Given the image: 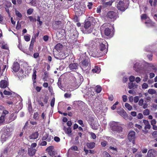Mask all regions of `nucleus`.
<instances>
[{
    "instance_id": "a211bd4d",
    "label": "nucleus",
    "mask_w": 157,
    "mask_h": 157,
    "mask_svg": "<svg viewBox=\"0 0 157 157\" xmlns=\"http://www.w3.org/2000/svg\"><path fill=\"white\" fill-rule=\"evenodd\" d=\"M17 117V115L16 113H12L10 116L9 121H10V122H11L14 120Z\"/></svg>"
},
{
    "instance_id": "4be33fe9",
    "label": "nucleus",
    "mask_w": 157,
    "mask_h": 157,
    "mask_svg": "<svg viewBox=\"0 0 157 157\" xmlns=\"http://www.w3.org/2000/svg\"><path fill=\"white\" fill-rule=\"evenodd\" d=\"M86 144L87 147L90 149L93 148L95 146V143L94 142L88 143Z\"/></svg>"
},
{
    "instance_id": "1a4fd4ad",
    "label": "nucleus",
    "mask_w": 157,
    "mask_h": 157,
    "mask_svg": "<svg viewBox=\"0 0 157 157\" xmlns=\"http://www.w3.org/2000/svg\"><path fill=\"white\" fill-rule=\"evenodd\" d=\"M136 133L133 131H130L128 134V139L130 141L135 140V139Z\"/></svg>"
},
{
    "instance_id": "f03ea898",
    "label": "nucleus",
    "mask_w": 157,
    "mask_h": 157,
    "mask_svg": "<svg viewBox=\"0 0 157 157\" xmlns=\"http://www.w3.org/2000/svg\"><path fill=\"white\" fill-rule=\"evenodd\" d=\"M128 3V2L127 1V0L120 1L117 5V7L119 10L121 11H124L127 8Z\"/></svg>"
},
{
    "instance_id": "9d476101",
    "label": "nucleus",
    "mask_w": 157,
    "mask_h": 157,
    "mask_svg": "<svg viewBox=\"0 0 157 157\" xmlns=\"http://www.w3.org/2000/svg\"><path fill=\"white\" fill-rule=\"evenodd\" d=\"M90 62V60L88 57H86L85 59H83L81 62L80 66L82 67H86L88 66L89 63Z\"/></svg>"
},
{
    "instance_id": "ddd939ff",
    "label": "nucleus",
    "mask_w": 157,
    "mask_h": 157,
    "mask_svg": "<svg viewBox=\"0 0 157 157\" xmlns=\"http://www.w3.org/2000/svg\"><path fill=\"white\" fill-rule=\"evenodd\" d=\"M78 64L76 63H71L68 66V68L70 70L73 71L77 69L78 68Z\"/></svg>"
},
{
    "instance_id": "72a5a7b5",
    "label": "nucleus",
    "mask_w": 157,
    "mask_h": 157,
    "mask_svg": "<svg viewBox=\"0 0 157 157\" xmlns=\"http://www.w3.org/2000/svg\"><path fill=\"white\" fill-rule=\"evenodd\" d=\"M1 111H2V114L4 115V116H5V115L8 114L9 113L8 111L5 109L4 108L2 107H1Z\"/></svg>"
},
{
    "instance_id": "6e6d98bb",
    "label": "nucleus",
    "mask_w": 157,
    "mask_h": 157,
    "mask_svg": "<svg viewBox=\"0 0 157 157\" xmlns=\"http://www.w3.org/2000/svg\"><path fill=\"white\" fill-rule=\"evenodd\" d=\"M143 114L141 113H139L138 114L137 116V118L138 119H142L143 118Z\"/></svg>"
},
{
    "instance_id": "f8f14e48",
    "label": "nucleus",
    "mask_w": 157,
    "mask_h": 157,
    "mask_svg": "<svg viewBox=\"0 0 157 157\" xmlns=\"http://www.w3.org/2000/svg\"><path fill=\"white\" fill-rule=\"evenodd\" d=\"M37 150L33 148L29 147L28 149V154L29 156H33L35 154Z\"/></svg>"
},
{
    "instance_id": "aec40b11",
    "label": "nucleus",
    "mask_w": 157,
    "mask_h": 157,
    "mask_svg": "<svg viewBox=\"0 0 157 157\" xmlns=\"http://www.w3.org/2000/svg\"><path fill=\"white\" fill-rule=\"evenodd\" d=\"M151 128V126L150 124H149L148 125L145 126L144 130H143V132L145 134H147L148 132V130L150 129Z\"/></svg>"
},
{
    "instance_id": "bf43d9fd",
    "label": "nucleus",
    "mask_w": 157,
    "mask_h": 157,
    "mask_svg": "<svg viewBox=\"0 0 157 157\" xmlns=\"http://www.w3.org/2000/svg\"><path fill=\"white\" fill-rule=\"evenodd\" d=\"M143 155L140 153H137L135 154V157H142Z\"/></svg>"
},
{
    "instance_id": "e433bc0d",
    "label": "nucleus",
    "mask_w": 157,
    "mask_h": 157,
    "mask_svg": "<svg viewBox=\"0 0 157 157\" xmlns=\"http://www.w3.org/2000/svg\"><path fill=\"white\" fill-rule=\"evenodd\" d=\"M93 29V27H90L89 29H86L85 32L87 33H90L92 32Z\"/></svg>"
},
{
    "instance_id": "49530a36",
    "label": "nucleus",
    "mask_w": 157,
    "mask_h": 157,
    "mask_svg": "<svg viewBox=\"0 0 157 157\" xmlns=\"http://www.w3.org/2000/svg\"><path fill=\"white\" fill-rule=\"evenodd\" d=\"M129 79L130 82H132L134 81L135 79V78L134 76H131L129 77Z\"/></svg>"
},
{
    "instance_id": "774afa93",
    "label": "nucleus",
    "mask_w": 157,
    "mask_h": 157,
    "mask_svg": "<svg viewBox=\"0 0 157 157\" xmlns=\"http://www.w3.org/2000/svg\"><path fill=\"white\" fill-rule=\"evenodd\" d=\"M140 81V78L138 77H137L135 79L136 82L138 83H139Z\"/></svg>"
},
{
    "instance_id": "680f3d73",
    "label": "nucleus",
    "mask_w": 157,
    "mask_h": 157,
    "mask_svg": "<svg viewBox=\"0 0 157 157\" xmlns=\"http://www.w3.org/2000/svg\"><path fill=\"white\" fill-rule=\"evenodd\" d=\"M3 93L5 95H10L11 94V93L10 92L7 91L6 90H4L3 92Z\"/></svg>"
},
{
    "instance_id": "473e14b6",
    "label": "nucleus",
    "mask_w": 157,
    "mask_h": 157,
    "mask_svg": "<svg viewBox=\"0 0 157 157\" xmlns=\"http://www.w3.org/2000/svg\"><path fill=\"white\" fill-rule=\"evenodd\" d=\"M148 93L151 94H155L156 93V90L153 89H150L148 90Z\"/></svg>"
},
{
    "instance_id": "4c0bfd02",
    "label": "nucleus",
    "mask_w": 157,
    "mask_h": 157,
    "mask_svg": "<svg viewBox=\"0 0 157 157\" xmlns=\"http://www.w3.org/2000/svg\"><path fill=\"white\" fill-rule=\"evenodd\" d=\"M33 73L32 76V78L33 80H35L36 78V70L33 69Z\"/></svg>"
},
{
    "instance_id": "6ab92c4d",
    "label": "nucleus",
    "mask_w": 157,
    "mask_h": 157,
    "mask_svg": "<svg viewBox=\"0 0 157 157\" xmlns=\"http://www.w3.org/2000/svg\"><path fill=\"white\" fill-rule=\"evenodd\" d=\"M128 86L130 89H135L137 88L138 85L136 83L131 82L128 83Z\"/></svg>"
},
{
    "instance_id": "8fccbe9b",
    "label": "nucleus",
    "mask_w": 157,
    "mask_h": 157,
    "mask_svg": "<svg viewBox=\"0 0 157 157\" xmlns=\"http://www.w3.org/2000/svg\"><path fill=\"white\" fill-rule=\"evenodd\" d=\"M148 87V84L146 83H144L142 85V88L144 89H147Z\"/></svg>"
},
{
    "instance_id": "c9c22d12",
    "label": "nucleus",
    "mask_w": 157,
    "mask_h": 157,
    "mask_svg": "<svg viewBox=\"0 0 157 157\" xmlns=\"http://www.w3.org/2000/svg\"><path fill=\"white\" fill-rule=\"evenodd\" d=\"M95 90L97 93H99L101 91V88L100 86H96Z\"/></svg>"
},
{
    "instance_id": "f704fd0d",
    "label": "nucleus",
    "mask_w": 157,
    "mask_h": 157,
    "mask_svg": "<svg viewBox=\"0 0 157 157\" xmlns=\"http://www.w3.org/2000/svg\"><path fill=\"white\" fill-rule=\"evenodd\" d=\"M141 17L142 20H145L147 19V20L149 19V17H148L147 15L146 14H143L141 16Z\"/></svg>"
},
{
    "instance_id": "2f4dec72",
    "label": "nucleus",
    "mask_w": 157,
    "mask_h": 157,
    "mask_svg": "<svg viewBox=\"0 0 157 157\" xmlns=\"http://www.w3.org/2000/svg\"><path fill=\"white\" fill-rule=\"evenodd\" d=\"M125 106L128 110L130 111L132 109L131 105L128 103H126L125 104Z\"/></svg>"
},
{
    "instance_id": "a18cd8bd",
    "label": "nucleus",
    "mask_w": 157,
    "mask_h": 157,
    "mask_svg": "<svg viewBox=\"0 0 157 157\" xmlns=\"http://www.w3.org/2000/svg\"><path fill=\"white\" fill-rule=\"evenodd\" d=\"M31 5L33 6H36V0H32L30 2Z\"/></svg>"
},
{
    "instance_id": "5fc2aeb1",
    "label": "nucleus",
    "mask_w": 157,
    "mask_h": 157,
    "mask_svg": "<svg viewBox=\"0 0 157 157\" xmlns=\"http://www.w3.org/2000/svg\"><path fill=\"white\" fill-rule=\"evenodd\" d=\"M144 100L143 99H140L139 102V105L140 106H142L143 104Z\"/></svg>"
},
{
    "instance_id": "f257e3e1",
    "label": "nucleus",
    "mask_w": 157,
    "mask_h": 157,
    "mask_svg": "<svg viewBox=\"0 0 157 157\" xmlns=\"http://www.w3.org/2000/svg\"><path fill=\"white\" fill-rule=\"evenodd\" d=\"M110 127L115 132L121 133L123 131L122 127L119 122L112 121L110 123Z\"/></svg>"
},
{
    "instance_id": "c85d7f7f",
    "label": "nucleus",
    "mask_w": 157,
    "mask_h": 157,
    "mask_svg": "<svg viewBox=\"0 0 157 157\" xmlns=\"http://www.w3.org/2000/svg\"><path fill=\"white\" fill-rule=\"evenodd\" d=\"M112 2L111 1H109L107 2H102V5L103 6L105 7H106L108 6H110L112 5Z\"/></svg>"
},
{
    "instance_id": "5701e85b",
    "label": "nucleus",
    "mask_w": 157,
    "mask_h": 157,
    "mask_svg": "<svg viewBox=\"0 0 157 157\" xmlns=\"http://www.w3.org/2000/svg\"><path fill=\"white\" fill-rule=\"evenodd\" d=\"M101 71V69L98 66H96L92 70V71L93 73H98Z\"/></svg>"
},
{
    "instance_id": "0eeeda50",
    "label": "nucleus",
    "mask_w": 157,
    "mask_h": 157,
    "mask_svg": "<svg viewBox=\"0 0 157 157\" xmlns=\"http://www.w3.org/2000/svg\"><path fill=\"white\" fill-rule=\"evenodd\" d=\"M117 14L115 12L113 11L109 12L106 14V16L113 21L115 20L117 18Z\"/></svg>"
},
{
    "instance_id": "58836bf2",
    "label": "nucleus",
    "mask_w": 157,
    "mask_h": 157,
    "mask_svg": "<svg viewBox=\"0 0 157 157\" xmlns=\"http://www.w3.org/2000/svg\"><path fill=\"white\" fill-rule=\"evenodd\" d=\"M15 13L17 17L19 18H21L22 17L21 13L18 11L16 10L15 11Z\"/></svg>"
},
{
    "instance_id": "393cba45",
    "label": "nucleus",
    "mask_w": 157,
    "mask_h": 157,
    "mask_svg": "<svg viewBox=\"0 0 157 157\" xmlns=\"http://www.w3.org/2000/svg\"><path fill=\"white\" fill-rule=\"evenodd\" d=\"M111 32L110 29L109 28H106L104 31L105 34L106 36H109Z\"/></svg>"
},
{
    "instance_id": "f3484780",
    "label": "nucleus",
    "mask_w": 157,
    "mask_h": 157,
    "mask_svg": "<svg viewBox=\"0 0 157 157\" xmlns=\"http://www.w3.org/2000/svg\"><path fill=\"white\" fill-rule=\"evenodd\" d=\"M8 85V82L6 81L2 80L0 83V87L1 88H6Z\"/></svg>"
},
{
    "instance_id": "20e7f679",
    "label": "nucleus",
    "mask_w": 157,
    "mask_h": 157,
    "mask_svg": "<svg viewBox=\"0 0 157 157\" xmlns=\"http://www.w3.org/2000/svg\"><path fill=\"white\" fill-rule=\"evenodd\" d=\"M63 47V45L62 44L60 43L57 44L55 46V49L56 50V51H55V52H54V55L55 58L57 59H60L64 58L62 57L61 55H57V54L56 55V52L57 53L58 52H59V51Z\"/></svg>"
},
{
    "instance_id": "cd10ccee",
    "label": "nucleus",
    "mask_w": 157,
    "mask_h": 157,
    "mask_svg": "<svg viewBox=\"0 0 157 157\" xmlns=\"http://www.w3.org/2000/svg\"><path fill=\"white\" fill-rule=\"evenodd\" d=\"M84 27L86 29H89V28L91 27L90 23L89 21H87L84 24Z\"/></svg>"
},
{
    "instance_id": "37998d69",
    "label": "nucleus",
    "mask_w": 157,
    "mask_h": 157,
    "mask_svg": "<svg viewBox=\"0 0 157 157\" xmlns=\"http://www.w3.org/2000/svg\"><path fill=\"white\" fill-rule=\"evenodd\" d=\"M33 11V9L32 8H30L27 10V13L28 15L31 14Z\"/></svg>"
},
{
    "instance_id": "3c124183",
    "label": "nucleus",
    "mask_w": 157,
    "mask_h": 157,
    "mask_svg": "<svg viewBox=\"0 0 157 157\" xmlns=\"http://www.w3.org/2000/svg\"><path fill=\"white\" fill-rule=\"evenodd\" d=\"M101 6H99L97 8V12L98 13H100L101 12Z\"/></svg>"
},
{
    "instance_id": "ea45409f",
    "label": "nucleus",
    "mask_w": 157,
    "mask_h": 157,
    "mask_svg": "<svg viewBox=\"0 0 157 157\" xmlns=\"http://www.w3.org/2000/svg\"><path fill=\"white\" fill-rule=\"evenodd\" d=\"M5 121V117L4 115H2L0 117V124L3 123Z\"/></svg>"
},
{
    "instance_id": "864d4df0",
    "label": "nucleus",
    "mask_w": 157,
    "mask_h": 157,
    "mask_svg": "<svg viewBox=\"0 0 157 157\" xmlns=\"http://www.w3.org/2000/svg\"><path fill=\"white\" fill-rule=\"evenodd\" d=\"M93 5V3L92 2L88 3L87 6L89 9H91L92 8V6Z\"/></svg>"
},
{
    "instance_id": "0e129e2a",
    "label": "nucleus",
    "mask_w": 157,
    "mask_h": 157,
    "mask_svg": "<svg viewBox=\"0 0 157 157\" xmlns=\"http://www.w3.org/2000/svg\"><path fill=\"white\" fill-rule=\"evenodd\" d=\"M108 99L109 100L112 101L113 99V96L112 95H110L109 96Z\"/></svg>"
},
{
    "instance_id": "a19ab883",
    "label": "nucleus",
    "mask_w": 157,
    "mask_h": 157,
    "mask_svg": "<svg viewBox=\"0 0 157 157\" xmlns=\"http://www.w3.org/2000/svg\"><path fill=\"white\" fill-rule=\"evenodd\" d=\"M150 113V111L148 109H146L144 110L143 114L145 115H148Z\"/></svg>"
},
{
    "instance_id": "412c9836",
    "label": "nucleus",
    "mask_w": 157,
    "mask_h": 157,
    "mask_svg": "<svg viewBox=\"0 0 157 157\" xmlns=\"http://www.w3.org/2000/svg\"><path fill=\"white\" fill-rule=\"evenodd\" d=\"M145 23L146 24V26L147 27H150L153 26L154 24L150 19L148 20Z\"/></svg>"
},
{
    "instance_id": "423d86ee",
    "label": "nucleus",
    "mask_w": 157,
    "mask_h": 157,
    "mask_svg": "<svg viewBox=\"0 0 157 157\" xmlns=\"http://www.w3.org/2000/svg\"><path fill=\"white\" fill-rule=\"evenodd\" d=\"M54 147L50 146L48 147L46 149V151L48 154L51 156L54 157L57 154L56 152L54 150Z\"/></svg>"
},
{
    "instance_id": "6e6552de",
    "label": "nucleus",
    "mask_w": 157,
    "mask_h": 157,
    "mask_svg": "<svg viewBox=\"0 0 157 157\" xmlns=\"http://www.w3.org/2000/svg\"><path fill=\"white\" fill-rule=\"evenodd\" d=\"M76 14L78 16H80L83 14L85 11L84 9L82 8H80V6H75L74 8Z\"/></svg>"
},
{
    "instance_id": "603ef678",
    "label": "nucleus",
    "mask_w": 157,
    "mask_h": 157,
    "mask_svg": "<svg viewBox=\"0 0 157 157\" xmlns=\"http://www.w3.org/2000/svg\"><path fill=\"white\" fill-rule=\"evenodd\" d=\"M143 122L145 126L148 125L150 124L149 121L147 120H144L143 121Z\"/></svg>"
},
{
    "instance_id": "39448f33",
    "label": "nucleus",
    "mask_w": 157,
    "mask_h": 157,
    "mask_svg": "<svg viewBox=\"0 0 157 157\" xmlns=\"http://www.w3.org/2000/svg\"><path fill=\"white\" fill-rule=\"evenodd\" d=\"M11 132L9 129H5L1 136L2 141H5L11 136Z\"/></svg>"
},
{
    "instance_id": "de8ad7c7",
    "label": "nucleus",
    "mask_w": 157,
    "mask_h": 157,
    "mask_svg": "<svg viewBox=\"0 0 157 157\" xmlns=\"http://www.w3.org/2000/svg\"><path fill=\"white\" fill-rule=\"evenodd\" d=\"M70 149H71L74 151H77L78 150V148L75 146H73L70 148Z\"/></svg>"
},
{
    "instance_id": "7c9ffc66",
    "label": "nucleus",
    "mask_w": 157,
    "mask_h": 157,
    "mask_svg": "<svg viewBox=\"0 0 157 157\" xmlns=\"http://www.w3.org/2000/svg\"><path fill=\"white\" fill-rule=\"evenodd\" d=\"M88 121L89 123L90 124V125L94 123L95 121H96V120H94L93 117L90 118Z\"/></svg>"
},
{
    "instance_id": "13d9d810",
    "label": "nucleus",
    "mask_w": 157,
    "mask_h": 157,
    "mask_svg": "<svg viewBox=\"0 0 157 157\" xmlns=\"http://www.w3.org/2000/svg\"><path fill=\"white\" fill-rule=\"evenodd\" d=\"M122 99H123V101L124 102H125L127 100V96L125 95H123L122 96Z\"/></svg>"
},
{
    "instance_id": "79ce46f5",
    "label": "nucleus",
    "mask_w": 157,
    "mask_h": 157,
    "mask_svg": "<svg viewBox=\"0 0 157 157\" xmlns=\"http://www.w3.org/2000/svg\"><path fill=\"white\" fill-rule=\"evenodd\" d=\"M104 157H111L110 155L107 152L104 151L102 154Z\"/></svg>"
},
{
    "instance_id": "2eb2a0df",
    "label": "nucleus",
    "mask_w": 157,
    "mask_h": 157,
    "mask_svg": "<svg viewBox=\"0 0 157 157\" xmlns=\"http://www.w3.org/2000/svg\"><path fill=\"white\" fill-rule=\"evenodd\" d=\"M38 135L39 134L37 132H36L33 133L29 136V141L32 142V140L36 139L38 137Z\"/></svg>"
},
{
    "instance_id": "69168bd1",
    "label": "nucleus",
    "mask_w": 157,
    "mask_h": 157,
    "mask_svg": "<svg viewBox=\"0 0 157 157\" xmlns=\"http://www.w3.org/2000/svg\"><path fill=\"white\" fill-rule=\"evenodd\" d=\"M90 135L93 139H95L96 138V136L94 133L91 132L90 133Z\"/></svg>"
},
{
    "instance_id": "7ed1b4c3",
    "label": "nucleus",
    "mask_w": 157,
    "mask_h": 157,
    "mask_svg": "<svg viewBox=\"0 0 157 157\" xmlns=\"http://www.w3.org/2000/svg\"><path fill=\"white\" fill-rule=\"evenodd\" d=\"M105 44L101 43L100 44V48L101 52H98L96 56L97 57H99L103 56L107 52V49H106L105 45V44H107L105 41H104Z\"/></svg>"
},
{
    "instance_id": "a878e982",
    "label": "nucleus",
    "mask_w": 157,
    "mask_h": 157,
    "mask_svg": "<svg viewBox=\"0 0 157 157\" xmlns=\"http://www.w3.org/2000/svg\"><path fill=\"white\" fill-rule=\"evenodd\" d=\"M64 130L65 133L69 135L71 134L72 131L70 127H68V128L64 127Z\"/></svg>"
},
{
    "instance_id": "b1692460",
    "label": "nucleus",
    "mask_w": 157,
    "mask_h": 157,
    "mask_svg": "<svg viewBox=\"0 0 157 157\" xmlns=\"http://www.w3.org/2000/svg\"><path fill=\"white\" fill-rule=\"evenodd\" d=\"M91 128L97 130L98 128V125L97 121H95L94 123L91 125Z\"/></svg>"
},
{
    "instance_id": "338daca9",
    "label": "nucleus",
    "mask_w": 157,
    "mask_h": 157,
    "mask_svg": "<svg viewBox=\"0 0 157 157\" xmlns=\"http://www.w3.org/2000/svg\"><path fill=\"white\" fill-rule=\"evenodd\" d=\"M78 123L80 125H81L82 127H83L84 126V124H83V121L81 120H79L78 121Z\"/></svg>"
},
{
    "instance_id": "c756f323",
    "label": "nucleus",
    "mask_w": 157,
    "mask_h": 157,
    "mask_svg": "<svg viewBox=\"0 0 157 157\" xmlns=\"http://www.w3.org/2000/svg\"><path fill=\"white\" fill-rule=\"evenodd\" d=\"M134 69L136 71L138 72L139 71L140 67L139 63L136 62L133 66Z\"/></svg>"
},
{
    "instance_id": "09e8293b",
    "label": "nucleus",
    "mask_w": 157,
    "mask_h": 157,
    "mask_svg": "<svg viewBox=\"0 0 157 157\" xmlns=\"http://www.w3.org/2000/svg\"><path fill=\"white\" fill-rule=\"evenodd\" d=\"M55 101V98H54L52 99L51 101V105L52 107H53L54 106Z\"/></svg>"
},
{
    "instance_id": "bb28decb",
    "label": "nucleus",
    "mask_w": 157,
    "mask_h": 157,
    "mask_svg": "<svg viewBox=\"0 0 157 157\" xmlns=\"http://www.w3.org/2000/svg\"><path fill=\"white\" fill-rule=\"evenodd\" d=\"M48 77V73L46 71L42 75L43 79L44 81H47Z\"/></svg>"
},
{
    "instance_id": "4d7b16f0",
    "label": "nucleus",
    "mask_w": 157,
    "mask_h": 157,
    "mask_svg": "<svg viewBox=\"0 0 157 157\" xmlns=\"http://www.w3.org/2000/svg\"><path fill=\"white\" fill-rule=\"evenodd\" d=\"M71 94L66 93L64 94V97L66 98H70L71 97Z\"/></svg>"
},
{
    "instance_id": "dca6fc26",
    "label": "nucleus",
    "mask_w": 157,
    "mask_h": 157,
    "mask_svg": "<svg viewBox=\"0 0 157 157\" xmlns=\"http://www.w3.org/2000/svg\"><path fill=\"white\" fill-rule=\"evenodd\" d=\"M34 40L33 39H32L31 44L29 47V51L28 52L26 53L29 55H30L31 53L33 52V44Z\"/></svg>"
},
{
    "instance_id": "9b49d317",
    "label": "nucleus",
    "mask_w": 157,
    "mask_h": 157,
    "mask_svg": "<svg viewBox=\"0 0 157 157\" xmlns=\"http://www.w3.org/2000/svg\"><path fill=\"white\" fill-rule=\"evenodd\" d=\"M156 155V152L153 149H150L147 152V157H155Z\"/></svg>"
},
{
    "instance_id": "e2e57ef3",
    "label": "nucleus",
    "mask_w": 157,
    "mask_h": 157,
    "mask_svg": "<svg viewBox=\"0 0 157 157\" xmlns=\"http://www.w3.org/2000/svg\"><path fill=\"white\" fill-rule=\"evenodd\" d=\"M139 100V97L138 96H136L134 98V101L135 103L137 102Z\"/></svg>"
},
{
    "instance_id": "4468645a",
    "label": "nucleus",
    "mask_w": 157,
    "mask_h": 157,
    "mask_svg": "<svg viewBox=\"0 0 157 157\" xmlns=\"http://www.w3.org/2000/svg\"><path fill=\"white\" fill-rule=\"evenodd\" d=\"M20 69L19 64L17 62H14L13 65L12 69L15 72H17Z\"/></svg>"
},
{
    "instance_id": "c03bdc74",
    "label": "nucleus",
    "mask_w": 157,
    "mask_h": 157,
    "mask_svg": "<svg viewBox=\"0 0 157 157\" xmlns=\"http://www.w3.org/2000/svg\"><path fill=\"white\" fill-rule=\"evenodd\" d=\"M30 36H24V38L26 41H29L30 40Z\"/></svg>"
},
{
    "instance_id": "052dcab7",
    "label": "nucleus",
    "mask_w": 157,
    "mask_h": 157,
    "mask_svg": "<svg viewBox=\"0 0 157 157\" xmlns=\"http://www.w3.org/2000/svg\"><path fill=\"white\" fill-rule=\"evenodd\" d=\"M37 21L39 22V24L40 25H42V22L40 21V17L39 16H38L37 17Z\"/></svg>"
}]
</instances>
